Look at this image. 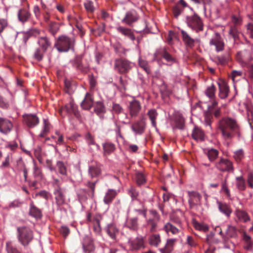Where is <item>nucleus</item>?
Masks as SVG:
<instances>
[{"instance_id": "13d9d810", "label": "nucleus", "mask_w": 253, "mask_h": 253, "mask_svg": "<svg viewBox=\"0 0 253 253\" xmlns=\"http://www.w3.org/2000/svg\"><path fill=\"white\" fill-rule=\"evenodd\" d=\"M7 21L5 19H0V35L7 26Z\"/></svg>"}, {"instance_id": "338daca9", "label": "nucleus", "mask_w": 253, "mask_h": 253, "mask_svg": "<svg viewBox=\"0 0 253 253\" xmlns=\"http://www.w3.org/2000/svg\"><path fill=\"white\" fill-rule=\"evenodd\" d=\"M229 34L231 35L233 38L235 40L237 37V31L236 28L232 27L229 31Z\"/></svg>"}, {"instance_id": "4c0bfd02", "label": "nucleus", "mask_w": 253, "mask_h": 253, "mask_svg": "<svg viewBox=\"0 0 253 253\" xmlns=\"http://www.w3.org/2000/svg\"><path fill=\"white\" fill-rule=\"evenodd\" d=\"M89 173L91 177L97 176L100 173V169L97 166H91L89 169Z\"/></svg>"}, {"instance_id": "5fc2aeb1", "label": "nucleus", "mask_w": 253, "mask_h": 253, "mask_svg": "<svg viewBox=\"0 0 253 253\" xmlns=\"http://www.w3.org/2000/svg\"><path fill=\"white\" fill-rule=\"evenodd\" d=\"M136 182L138 185H141L146 181L144 175L141 173H138L136 175Z\"/></svg>"}, {"instance_id": "e433bc0d", "label": "nucleus", "mask_w": 253, "mask_h": 253, "mask_svg": "<svg viewBox=\"0 0 253 253\" xmlns=\"http://www.w3.org/2000/svg\"><path fill=\"white\" fill-rule=\"evenodd\" d=\"M176 127L179 129H182L184 126V119L181 115L178 114L175 118Z\"/></svg>"}, {"instance_id": "7c9ffc66", "label": "nucleus", "mask_w": 253, "mask_h": 253, "mask_svg": "<svg viewBox=\"0 0 253 253\" xmlns=\"http://www.w3.org/2000/svg\"><path fill=\"white\" fill-rule=\"evenodd\" d=\"M205 153L211 162L213 161L218 155V151L215 149H208Z\"/></svg>"}, {"instance_id": "72a5a7b5", "label": "nucleus", "mask_w": 253, "mask_h": 253, "mask_svg": "<svg viewBox=\"0 0 253 253\" xmlns=\"http://www.w3.org/2000/svg\"><path fill=\"white\" fill-rule=\"evenodd\" d=\"M164 229L167 233L170 232L173 235L177 234L179 232V230L170 223H167L165 225Z\"/></svg>"}, {"instance_id": "ea45409f", "label": "nucleus", "mask_w": 253, "mask_h": 253, "mask_svg": "<svg viewBox=\"0 0 253 253\" xmlns=\"http://www.w3.org/2000/svg\"><path fill=\"white\" fill-rule=\"evenodd\" d=\"M181 32L184 42L189 46L193 45L194 43V40L192 39L185 31L181 30Z\"/></svg>"}, {"instance_id": "4d7b16f0", "label": "nucleus", "mask_w": 253, "mask_h": 253, "mask_svg": "<svg viewBox=\"0 0 253 253\" xmlns=\"http://www.w3.org/2000/svg\"><path fill=\"white\" fill-rule=\"evenodd\" d=\"M112 110L114 112L117 114L120 113L123 111L122 107L119 104L117 103L113 104Z\"/></svg>"}, {"instance_id": "4be33fe9", "label": "nucleus", "mask_w": 253, "mask_h": 253, "mask_svg": "<svg viewBox=\"0 0 253 253\" xmlns=\"http://www.w3.org/2000/svg\"><path fill=\"white\" fill-rule=\"evenodd\" d=\"M235 214L240 221L246 222L250 220L248 214L245 211L237 210L235 211Z\"/></svg>"}, {"instance_id": "0e129e2a", "label": "nucleus", "mask_w": 253, "mask_h": 253, "mask_svg": "<svg viewBox=\"0 0 253 253\" xmlns=\"http://www.w3.org/2000/svg\"><path fill=\"white\" fill-rule=\"evenodd\" d=\"M247 181L249 186L253 188V174L252 173H249L248 175Z\"/></svg>"}, {"instance_id": "f257e3e1", "label": "nucleus", "mask_w": 253, "mask_h": 253, "mask_svg": "<svg viewBox=\"0 0 253 253\" xmlns=\"http://www.w3.org/2000/svg\"><path fill=\"white\" fill-rule=\"evenodd\" d=\"M219 129L224 139H230L235 134H239V126L236 122L231 118H224L219 122Z\"/></svg>"}, {"instance_id": "dca6fc26", "label": "nucleus", "mask_w": 253, "mask_h": 253, "mask_svg": "<svg viewBox=\"0 0 253 253\" xmlns=\"http://www.w3.org/2000/svg\"><path fill=\"white\" fill-rule=\"evenodd\" d=\"M217 204L219 211L226 216L229 217L232 212L230 207L227 204L219 201H217Z\"/></svg>"}, {"instance_id": "c03bdc74", "label": "nucleus", "mask_w": 253, "mask_h": 253, "mask_svg": "<svg viewBox=\"0 0 253 253\" xmlns=\"http://www.w3.org/2000/svg\"><path fill=\"white\" fill-rule=\"evenodd\" d=\"M65 108L68 113H74L75 115H77L76 106L73 102H70V103L66 105Z\"/></svg>"}, {"instance_id": "69168bd1", "label": "nucleus", "mask_w": 253, "mask_h": 253, "mask_svg": "<svg viewBox=\"0 0 253 253\" xmlns=\"http://www.w3.org/2000/svg\"><path fill=\"white\" fill-rule=\"evenodd\" d=\"M187 244L191 247H194L196 246V243L193 238L191 236H188L187 237Z\"/></svg>"}, {"instance_id": "bf43d9fd", "label": "nucleus", "mask_w": 253, "mask_h": 253, "mask_svg": "<svg viewBox=\"0 0 253 253\" xmlns=\"http://www.w3.org/2000/svg\"><path fill=\"white\" fill-rule=\"evenodd\" d=\"M245 53L243 52H238L237 55V59L240 62L246 64L247 61L244 57Z\"/></svg>"}, {"instance_id": "864d4df0", "label": "nucleus", "mask_w": 253, "mask_h": 253, "mask_svg": "<svg viewBox=\"0 0 253 253\" xmlns=\"http://www.w3.org/2000/svg\"><path fill=\"white\" fill-rule=\"evenodd\" d=\"M85 8L88 12L92 13L94 11L95 8L93 2L90 0H87L84 4Z\"/></svg>"}, {"instance_id": "603ef678", "label": "nucleus", "mask_w": 253, "mask_h": 253, "mask_svg": "<svg viewBox=\"0 0 253 253\" xmlns=\"http://www.w3.org/2000/svg\"><path fill=\"white\" fill-rule=\"evenodd\" d=\"M105 108L101 102H97L94 108V111L97 114L102 113L104 111Z\"/></svg>"}, {"instance_id": "2eb2a0df", "label": "nucleus", "mask_w": 253, "mask_h": 253, "mask_svg": "<svg viewBox=\"0 0 253 253\" xmlns=\"http://www.w3.org/2000/svg\"><path fill=\"white\" fill-rule=\"evenodd\" d=\"M219 87V96L221 99L226 98L229 93V88L226 83L220 81L218 83Z\"/></svg>"}, {"instance_id": "6ab92c4d", "label": "nucleus", "mask_w": 253, "mask_h": 253, "mask_svg": "<svg viewBox=\"0 0 253 253\" xmlns=\"http://www.w3.org/2000/svg\"><path fill=\"white\" fill-rule=\"evenodd\" d=\"M105 230L108 235L113 239L116 238L117 234H118V230L113 223H110L107 225L105 228Z\"/></svg>"}, {"instance_id": "f3484780", "label": "nucleus", "mask_w": 253, "mask_h": 253, "mask_svg": "<svg viewBox=\"0 0 253 253\" xmlns=\"http://www.w3.org/2000/svg\"><path fill=\"white\" fill-rule=\"evenodd\" d=\"M116 29L118 32L129 38L132 41H134L135 40V37L133 33L130 29L122 26H119L116 28Z\"/></svg>"}, {"instance_id": "680f3d73", "label": "nucleus", "mask_w": 253, "mask_h": 253, "mask_svg": "<svg viewBox=\"0 0 253 253\" xmlns=\"http://www.w3.org/2000/svg\"><path fill=\"white\" fill-rule=\"evenodd\" d=\"M232 22L235 26H237L241 24L242 20L240 17L233 16L232 17Z\"/></svg>"}, {"instance_id": "7ed1b4c3", "label": "nucleus", "mask_w": 253, "mask_h": 253, "mask_svg": "<svg viewBox=\"0 0 253 253\" xmlns=\"http://www.w3.org/2000/svg\"><path fill=\"white\" fill-rule=\"evenodd\" d=\"M137 211L146 219L147 225L150 226V231L154 232L156 231L158 222L160 220L159 214L154 210H150L148 217H147L145 211L138 210Z\"/></svg>"}, {"instance_id": "37998d69", "label": "nucleus", "mask_w": 253, "mask_h": 253, "mask_svg": "<svg viewBox=\"0 0 253 253\" xmlns=\"http://www.w3.org/2000/svg\"><path fill=\"white\" fill-rule=\"evenodd\" d=\"M237 163L240 162L244 158V153L242 149H239L234 152L233 156Z\"/></svg>"}, {"instance_id": "b1692460", "label": "nucleus", "mask_w": 253, "mask_h": 253, "mask_svg": "<svg viewBox=\"0 0 253 253\" xmlns=\"http://www.w3.org/2000/svg\"><path fill=\"white\" fill-rule=\"evenodd\" d=\"M155 56L156 59L159 58L160 56H162L169 62L172 61L173 60L172 57L168 52H167L164 49L158 50L155 54Z\"/></svg>"}, {"instance_id": "a211bd4d", "label": "nucleus", "mask_w": 253, "mask_h": 253, "mask_svg": "<svg viewBox=\"0 0 253 253\" xmlns=\"http://www.w3.org/2000/svg\"><path fill=\"white\" fill-rule=\"evenodd\" d=\"M138 18V16L135 11L128 12L123 21L128 25H130L132 23L135 22Z\"/></svg>"}, {"instance_id": "393cba45", "label": "nucleus", "mask_w": 253, "mask_h": 253, "mask_svg": "<svg viewBox=\"0 0 253 253\" xmlns=\"http://www.w3.org/2000/svg\"><path fill=\"white\" fill-rule=\"evenodd\" d=\"M149 243L155 247H157L161 242V238L159 234H154L150 235L148 239Z\"/></svg>"}, {"instance_id": "a19ab883", "label": "nucleus", "mask_w": 253, "mask_h": 253, "mask_svg": "<svg viewBox=\"0 0 253 253\" xmlns=\"http://www.w3.org/2000/svg\"><path fill=\"white\" fill-rule=\"evenodd\" d=\"M30 214L32 216L36 218H39L41 217V212L40 210L37 209L36 207H35L32 204H31V208L30 210Z\"/></svg>"}, {"instance_id": "4468645a", "label": "nucleus", "mask_w": 253, "mask_h": 253, "mask_svg": "<svg viewBox=\"0 0 253 253\" xmlns=\"http://www.w3.org/2000/svg\"><path fill=\"white\" fill-rule=\"evenodd\" d=\"M141 109L140 103L137 100H133L130 103L129 106V114L132 117L137 115Z\"/></svg>"}, {"instance_id": "9d476101", "label": "nucleus", "mask_w": 253, "mask_h": 253, "mask_svg": "<svg viewBox=\"0 0 253 253\" xmlns=\"http://www.w3.org/2000/svg\"><path fill=\"white\" fill-rule=\"evenodd\" d=\"M13 127V125L9 120L0 118V132L4 134L8 133Z\"/></svg>"}, {"instance_id": "5701e85b", "label": "nucleus", "mask_w": 253, "mask_h": 253, "mask_svg": "<svg viewBox=\"0 0 253 253\" xmlns=\"http://www.w3.org/2000/svg\"><path fill=\"white\" fill-rule=\"evenodd\" d=\"M205 134L199 127H195L193 130L192 137L196 140L202 141L204 139Z\"/></svg>"}, {"instance_id": "1a4fd4ad", "label": "nucleus", "mask_w": 253, "mask_h": 253, "mask_svg": "<svg viewBox=\"0 0 253 253\" xmlns=\"http://www.w3.org/2000/svg\"><path fill=\"white\" fill-rule=\"evenodd\" d=\"M210 43L211 45H214L215 47L216 50L217 52L223 50L224 44L219 34L216 33L211 40Z\"/></svg>"}, {"instance_id": "a18cd8bd", "label": "nucleus", "mask_w": 253, "mask_h": 253, "mask_svg": "<svg viewBox=\"0 0 253 253\" xmlns=\"http://www.w3.org/2000/svg\"><path fill=\"white\" fill-rule=\"evenodd\" d=\"M193 225L194 227L199 230L207 231L209 229L208 226L205 223H201L198 222L194 221L193 222Z\"/></svg>"}, {"instance_id": "9b49d317", "label": "nucleus", "mask_w": 253, "mask_h": 253, "mask_svg": "<svg viewBox=\"0 0 253 253\" xmlns=\"http://www.w3.org/2000/svg\"><path fill=\"white\" fill-rule=\"evenodd\" d=\"M188 195L189 197V203L191 207L201 204L202 196L199 193L194 191L188 192Z\"/></svg>"}, {"instance_id": "c85d7f7f", "label": "nucleus", "mask_w": 253, "mask_h": 253, "mask_svg": "<svg viewBox=\"0 0 253 253\" xmlns=\"http://www.w3.org/2000/svg\"><path fill=\"white\" fill-rule=\"evenodd\" d=\"M104 153L105 155H109L113 152L115 150V146L110 142H106L103 145Z\"/></svg>"}, {"instance_id": "6e6552de", "label": "nucleus", "mask_w": 253, "mask_h": 253, "mask_svg": "<svg viewBox=\"0 0 253 253\" xmlns=\"http://www.w3.org/2000/svg\"><path fill=\"white\" fill-rule=\"evenodd\" d=\"M215 167L221 171L233 170L232 163L228 159L224 158H221L215 163Z\"/></svg>"}, {"instance_id": "0eeeda50", "label": "nucleus", "mask_w": 253, "mask_h": 253, "mask_svg": "<svg viewBox=\"0 0 253 253\" xmlns=\"http://www.w3.org/2000/svg\"><path fill=\"white\" fill-rule=\"evenodd\" d=\"M88 220L90 221L92 225L93 230L97 235H101L102 229L100 226V221L102 217L100 214H96L92 217L88 216Z\"/></svg>"}, {"instance_id": "aec40b11", "label": "nucleus", "mask_w": 253, "mask_h": 253, "mask_svg": "<svg viewBox=\"0 0 253 253\" xmlns=\"http://www.w3.org/2000/svg\"><path fill=\"white\" fill-rule=\"evenodd\" d=\"M93 105V98L91 95L87 93L85 96L84 100L81 103L82 107L86 110L89 109Z\"/></svg>"}, {"instance_id": "8fccbe9b", "label": "nucleus", "mask_w": 253, "mask_h": 253, "mask_svg": "<svg viewBox=\"0 0 253 253\" xmlns=\"http://www.w3.org/2000/svg\"><path fill=\"white\" fill-rule=\"evenodd\" d=\"M6 250L7 253H21L16 248L13 246L10 241L6 242Z\"/></svg>"}, {"instance_id": "de8ad7c7", "label": "nucleus", "mask_w": 253, "mask_h": 253, "mask_svg": "<svg viewBox=\"0 0 253 253\" xmlns=\"http://www.w3.org/2000/svg\"><path fill=\"white\" fill-rule=\"evenodd\" d=\"M139 66L143 69V70L147 73L149 74L150 72V70L149 67L148 65V63L146 61L141 59V58H139Z\"/></svg>"}, {"instance_id": "bb28decb", "label": "nucleus", "mask_w": 253, "mask_h": 253, "mask_svg": "<svg viewBox=\"0 0 253 253\" xmlns=\"http://www.w3.org/2000/svg\"><path fill=\"white\" fill-rule=\"evenodd\" d=\"M117 192L112 189H109L106 193L104 198V202L105 204H108L111 202L112 200L117 195Z\"/></svg>"}, {"instance_id": "ddd939ff", "label": "nucleus", "mask_w": 253, "mask_h": 253, "mask_svg": "<svg viewBox=\"0 0 253 253\" xmlns=\"http://www.w3.org/2000/svg\"><path fill=\"white\" fill-rule=\"evenodd\" d=\"M83 248L85 253H89L94 249L93 241L90 237L85 236L83 241Z\"/></svg>"}, {"instance_id": "39448f33", "label": "nucleus", "mask_w": 253, "mask_h": 253, "mask_svg": "<svg viewBox=\"0 0 253 253\" xmlns=\"http://www.w3.org/2000/svg\"><path fill=\"white\" fill-rule=\"evenodd\" d=\"M186 23L188 26L193 30L198 31L203 29L201 20L197 15L195 14L193 16H187Z\"/></svg>"}, {"instance_id": "423d86ee", "label": "nucleus", "mask_w": 253, "mask_h": 253, "mask_svg": "<svg viewBox=\"0 0 253 253\" xmlns=\"http://www.w3.org/2000/svg\"><path fill=\"white\" fill-rule=\"evenodd\" d=\"M134 64L127 60L118 59L115 61V67L117 70L121 73L128 71Z\"/></svg>"}, {"instance_id": "c756f323", "label": "nucleus", "mask_w": 253, "mask_h": 253, "mask_svg": "<svg viewBox=\"0 0 253 253\" xmlns=\"http://www.w3.org/2000/svg\"><path fill=\"white\" fill-rule=\"evenodd\" d=\"M18 16L19 20L22 22H24L28 20L30 14L27 10L21 9L19 11Z\"/></svg>"}, {"instance_id": "052dcab7", "label": "nucleus", "mask_w": 253, "mask_h": 253, "mask_svg": "<svg viewBox=\"0 0 253 253\" xmlns=\"http://www.w3.org/2000/svg\"><path fill=\"white\" fill-rule=\"evenodd\" d=\"M137 241L138 242V244L136 246V239L135 240H134L133 241H132V242L131 243V244L133 246V248L134 249H136V248H138L139 247H140L143 245V239L142 238H138Z\"/></svg>"}, {"instance_id": "f03ea898", "label": "nucleus", "mask_w": 253, "mask_h": 253, "mask_svg": "<svg viewBox=\"0 0 253 253\" xmlns=\"http://www.w3.org/2000/svg\"><path fill=\"white\" fill-rule=\"evenodd\" d=\"M19 242L24 247L27 246L33 239V231L27 227L17 228Z\"/></svg>"}, {"instance_id": "6e6d98bb", "label": "nucleus", "mask_w": 253, "mask_h": 253, "mask_svg": "<svg viewBox=\"0 0 253 253\" xmlns=\"http://www.w3.org/2000/svg\"><path fill=\"white\" fill-rule=\"evenodd\" d=\"M86 140L88 145H93L96 147L97 149H100L99 146L94 142L93 137L90 134H87L86 135Z\"/></svg>"}, {"instance_id": "e2e57ef3", "label": "nucleus", "mask_w": 253, "mask_h": 253, "mask_svg": "<svg viewBox=\"0 0 253 253\" xmlns=\"http://www.w3.org/2000/svg\"><path fill=\"white\" fill-rule=\"evenodd\" d=\"M212 118L211 115L209 113H207L205 115V125L207 126L211 127V120Z\"/></svg>"}, {"instance_id": "a878e982", "label": "nucleus", "mask_w": 253, "mask_h": 253, "mask_svg": "<svg viewBox=\"0 0 253 253\" xmlns=\"http://www.w3.org/2000/svg\"><path fill=\"white\" fill-rule=\"evenodd\" d=\"M55 199L58 205H62L65 201L64 196L60 188H58L54 191Z\"/></svg>"}, {"instance_id": "412c9836", "label": "nucleus", "mask_w": 253, "mask_h": 253, "mask_svg": "<svg viewBox=\"0 0 253 253\" xmlns=\"http://www.w3.org/2000/svg\"><path fill=\"white\" fill-rule=\"evenodd\" d=\"M145 124L143 122L139 121L134 123L131 126L132 130L135 134H141L144 130Z\"/></svg>"}, {"instance_id": "58836bf2", "label": "nucleus", "mask_w": 253, "mask_h": 253, "mask_svg": "<svg viewBox=\"0 0 253 253\" xmlns=\"http://www.w3.org/2000/svg\"><path fill=\"white\" fill-rule=\"evenodd\" d=\"M243 238L245 242V248L248 250H251L253 245V241L251 240V237L244 232Z\"/></svg>"}, {"instance_id": "c9c22d12", "label": "nucleus", "mask_w": 253, "mask_h": 253, "mask_svg": "<svg viewBox=\"0 0 253 253\" xmlns=\"http://www.w3.org/2000/svg\"><path fill=\"white\" fill-rule=\"evenodd\" d=\"M148 115L151 121L153 126L156 128V119L158 116V113L155 109H151L148 112Z\"/></svg>"}, {"instance_id": "2f4dec72", "label": "nucleus", "mask_w": 253, "mask_h": 253, "mask_svg": "<svg viewBox=\"0 0 253 253\" xmlns=\"http://www.w3.org/2000/svg\"><path fill=\"white\" fill-rule=\"evenodd\" d=\"M236 186L238 190L243 191L246 189L245 180L242 176L236 178Z\"/></svg>"}, {"instance_id": "49530a36", "label": "nucleus", "mask_w": 253, "mask_h": 253, "mask_svg": "<svg viewBox=\"0 0 253 253\" xmlns=\"http://www.w3.org/2000/svg\"><path fill=\"white\" fill-rule=\"evenodd\" d=\"M215 88L213 85L208 86L206 90V94L210 98H213L214 97Z\"/></svg>"}, {"instance_id": "f704fd0d", "label": "nucleus", "mask_w": 253, "mask_h": 253, "mask_svg": "<svg viewBox=\"0 0 253 253\" xmlns=\"http://www.w3.org/2000/svg\"><path fill=\"white\" fill-rule=\"evenodd\" d=\"M126 226L129 229L135 230L137 227V218L133 217L128 219L126 222Z\"/></svg>"}, {"instance_id": "3c124183", "label": "nucleus", "mask_w": 253, "mask_h": 253, "mask_svg": "<svg viewBox=\"0 0 253 253\" xmlns=\"http://www.w3.org/2000/svg\"><path fill=\"white\" fill-rule=\"evenodd\" d=\"M57 167L60 174L62 175L66 174V168L63 162L58 161L57 163Z\"/></svg>"}, {"instance_id": "20e7f679", "label": "nucleus", "mask_w": 253, "mask_h": 253, "mask_svg": "<svg viewBox=\"0 0 253 253\" xmlns=\"http://www.w3.org/2000/svg\"><path fill=\"white\" fill-rule=\"evenodd\" d=\"M74 43L73 39L65 36H62L58 38L55 46L59 51L66 52L73 47Z\"/></svg>"}, {"instance_id": "09e8293b", "label": "nucleus", "mask_w": 253, "mask_h": 253, "mask_svg": "<svg viewBox=\"0 0 253 253\" xmlns=\"http://www.w3.org/2000/svg\"><path fill=\"white\" fill-rule=\"evenodd\" d=\"M242 72L240 71L233 70L230 75L233 82L237 81L242 76Z\"/></svg>"}, {"instance_id": "473e14b6", "label": "nucleus", "mask_w": 253, "mask_h": 253, "mask_svg": "<svg viewBox=\"0 0 253 253\" xmlns=\"http://www.w3.org/2000/svg\"><path fill=\"white\" fill-rule=\"evenodd\" d=\"M38 43L42 50L45 51L50 45V43L46 37H41L39 39Z\"/></svg>"}, {"instance_id": "79ce46f5", "label": "nucleus", "mask_w": 253, "mask_h": 253, "mask_svg": "<svg viewBox=\"0 0 253 253\" xmlns=\"http://www.w3.org/2000/svg\"><path fill=\"white\" fill-rule=\"evenodd\" d=\"M176 241V240L175 239H169L167 240L165 246V250L167 253H170L172 251Z\"/></svg>"}, {"instance_id": "f8f14e48", "label": "nucleus", "mask_w": 253, "mask_h": 253, "mask_svg": "<svg viewBox=\"0 0 253 253\" xmlns=\"http://www.w3.org/2000/svg\"><path fill=\"white\" fill-rule=\"evenodd\" d=\"M24 121L29 127H34L39 124L38 118L33 114H27L23 116Z\"/></svg>"}, {"instance_id": "774afa93", "label": "nucleus", "mask_w": 253, "mask_h": 253, "mask_svg": "<svg viewBox=\"0 0 253 253\" xmlns=\"http://www.w3.org/2000/svg\"><path fill=\"white\" fill-rule=\"evenodd\" d=\"M247 30L248 33L250 34V37L253 38V24H249L247 27Z\"/></svg>"}, {"instance_id": "cd10ccee", "label": "nucleus", "mask_w": 253, "mask_h": 253, "mask_svg": "<svg viewBox=\"0 0 253 253\" xmlns=\"http://www.w3.org/2000/svg\"><path fill=\"white\" fill-rule=\"evenodd\" d=\"M226 238H235L237 236V230L235 226L228 225L226 230Z\"/></svg>"}]
</instances>
